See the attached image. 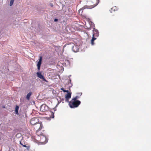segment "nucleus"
<instances>
[{"mask_svg":"<svg viewBox=\"0 0 151 151\" xmlns=\"http://www.w3.org/2000/svg\"><path fill=\"white\" fill-rule=\"evenodd\" d=\"M14 0H11L10 3V6H12L13 5L14 3Z\"/></svg>","mask_w":151,"mask_h":151,"instance_id":"18","label":"nucleus"},{"mask_svg":"<svg viewBox=\"0 0 151 151\" xmlns=\"http://www.w3.org/2000/svg\"><path fill=\"white\" fill-rule=\"evenodd\" d=\"M58 21V19H54V21L55 22H56V21Z\"/></svg>","mask_w":151,"mask_h":151,"instance_id":"19","label":"nucleus"},{"mask_svg":"<svg viewBox=\"0 0 151 151\" xmlns=\"http://www.w3.org/2000/svg\"><path fill=\"white\" fill-rule=\"evenodd\" d=\"M51 6H53V5H52V4L51 5Z\"/></svg>","mask_w":151,"mask_h":151,"instance_id":"21","label":"nucleus"},{"mask_svg":"<svg viewBox=\"0 0 151 151\" xmlns=\"http://www.w3.org/2000/svg\"><path fill=\"white\" fill-rule=\"evenodd\" d=\"M99 2V0H89L87 2L88 5L84 6L82 9L93 8L97 5Z\"/></svg>","mask_w":151,"mask_h":151,"instance_id":"1","label":"nucleus"},{"mask_svg":"<svg viewBox=\"0 0 151 151\" xmlns=\"http://www.w3.org/2000/svg\"><path fill=\"white\" fill-rule=\"evenodd\" d=\"M42 57L40 56L39 58V61L38 62L37 64V69L38 71H39L40 69V67L42 64Z\"/></svg>","mask_w":151,"mask_h":151,"instance_id":"7","label":"nucleus"},{"mask_svg":"<svg viewBox=\"0 0 151 151\" xmlns=\"http://www.w3.org/2000/svg\"><path fill=\"white\" fill-rule=\"evenodd\" d=\"M71 93L70 92L68 93L65 96V101L67 102H69V100L71 97Z\"/></svg>","mask_w":151,"mask_h":151,"instance_id":"9","label":"nucleus"},{"mask_svg":"<svg viewBox=\"0 0 151 151\" xmlns=\"http://www.w3.org/2000/svg\"><path fill=\"white\" fill-rule=\"evenodd\" d=\"M52 114H53V113H52ZM53 115V116L52 117V118H54V115Z\"/></svg>","mask_w":151,"mask_h":151,"instance_id":"20","label":"nucleus"},{"mask_svg":"<svg viewBox=\"0 0 151 151\" xmlns=\"http://www.w3.org/2000/svg\"><path fill=\"white\" fill-rule=\"evenodd\" d=\"M37 75L38 78L40 79H42L43 80L46 82H48V81L45 79L44 76L42 75L41 73L40 72H37Z\"/></svg>","mask_w":151,"mask_h":151,"instance_id":"6","label":"nucleus"},{"mask_svg":"<svg viewBox=\"0 0 151 151\" xmlns=\"http://www.w3.org/2000/svg\"><path fill=\"white\" fill-rule=\"evenodd\" d=\"M32 92H29L27 94L26 97V98L28 100H29L30 96H31V95H32Z\"/></svg>","mask_w":151,"mask_h":151,"instance_id":"12","label":"nucleus"},{"mask_svg":"<svg viewBox=\"0 0 151 151\" xmlns=\"http://www.w3.org/2000/svg\"><path fill=\"white\" fill-rule=\"evenodd\" d=\"M47 109V106L45 104H42L41 106L40 110L42 111H45Z\"/></svg>","mask_w":151,"mask_h":151,"instance_id":"10","label":"nucleus"},{"mask_svg":"<svg viewBox=\"0 0 151 151\" xmlns=\"http://www.w3.org/2000/svg\"><path fill=\"white\" fill-rule=\"evenodd\" d=\"M81 102L79 101H75L72 99L69 102V105L71 108H74L78 107L81 104Z\"/></svg>","mask_w":151,"mask_h":151,"instance_id":"2","label":"nucleus"},{"mask_svg":"<svg viewBox=\"0 0 151 151\" xmlns=\"http://www.w3.org/2000/svg\"><path fill=\"white\" fill-rule=\"evenodd\" d=\"M42 127L41 124L39 122L34 125L33 127L36 131L41 129Z\"/></svg>","mask_w":151,"mask_h":151,"instance_id":"4","label":"nucleus"},{"mask_svg":"<svg viewBox=\"0 0 151 151\" xmlns=\"http://www.w3.org/2000/svg\"><path fill=\"white\" fill-rule=\"evenodd\" d=\"M19 109V106L17 105H16L15 107V112L16 114H18V110Z\"/></svg>","mask_w":151,"mask_h":151,"instance_id":"13","label":"nucleus"},{"mask_svg":"<svg viewBox=\"0 0 151 151\" xmlns=\"http://www.w3.org/2000/svg\"><path fill=\"white\" fill-rule=\"evenodd\" d=\"M61 90L62 91H63L64 92H67L68 93L69 91L68 90H66L64 89L63 88H61Z\"/></svg>","mask_w":151,"mask_h":151,"instance_id":"17","label":"nucleus"},{"mask_svg":"<svg viewBox=\"0 0 151 151\" xmlns=\"http://www.w3.org/2000/svg\"><path fill=\"white\" fill-rule=\"evenodd\" d=\"M41 129H40L36 131V134L38 136H43L44 135L43 131H41Z\"/></svg>","mask_w":151,"mask_h":151,"instance_id":"11","label":"nucleus"},{"mask_svg":"<svg viewBox=\"0 0 151 151\" xmlns=\"http://www.w3.org/2000/svg\"><path fill=\"white\" fill-rule=\"evenodd\" d=\"M79 97L78 96H76V97H75L73 99H73V100H75V101H78V100H77V99L79 98Z\"/></svg>","mask_w":151,"mask_h":151,"instance_id":"16","label":"nucleus"},{"mask_svg":"<svg viewBox=\"0 0 151 151\" xmlns=\"http://www.w3.org/2000/svg\"><path fill=\"white\" fill-rule=\"evenodd\" d=\"M20 144L24 147H25L27 148V149L28 150H29L30 148V147L29 146H27L26 145H24L22 144L21 142H20Z\"/></svg>","mask_w":151,"mask_h":151,"instance_id":"15","label":"nucleus"},{"mask_svg":"<svg viewBox=\"0 0 151 151\" xmlns=\"http://www.w3.org/2000/svg\"><path fill=\"white\" fill-rule=\"evenodd\" d=\"M117 10V8L116 6H114L111 9L110 11L112 12L113 11H115Z\"/></svg>","mask_w":151,"mask_h":151,"instance_id":"14","label":"nucleus"},{"mask_svg":"<svg viewBox=\"0 0 151 151\" xmlns=\"http://www.w3.org/2000/svg\"><path fill=\"white\" fill-rule=\"evenodd\" d=\"M93 37L91 40V44L92 45H94V41L96 39V37H98L99 35L98 31L95 29V28H93Z\"/></svg>","mask_w":151,"mask_h":151,"instance_id":"3","label":"nucleus"},{"mask_svg":"<svg viewBox=\"0 0 151 151\" xmlns=\"http://www.w3.org/2000/svg\"><path fill=\"white\" fill-rule=\"evenodd\" d=\"M39 122V120L37 117H34L32 118L30 121L31 124L34 125Z\"/></svg>","mask_w":151,"mask_h":151,"instance_id":"5","label":"nucleus"},{"mask_svg":"<svg viewBox=\"0 0 151 151\" xmlns=\"http://www.w3.org/2000/svg\"><path fill=\"white\" fill-rule=\"evenodd\" d=\"M40 141L41 142L45 144L47 142L46 137L44 135L41 137Z\"/></svg>","mask_w":151,"mask_h":151,"instance_id":"8","label":"nucleus"}]
</instances>
